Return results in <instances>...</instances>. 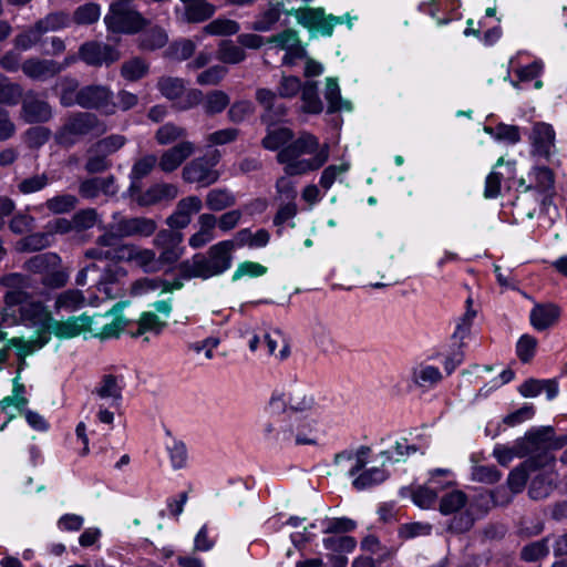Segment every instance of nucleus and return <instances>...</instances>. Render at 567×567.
<instances>
[{
	"mask_svg": "<svg viewBox=\"0 0 567 567\" xmlns=\"http://www.w3.org/2000/svg\"><path fill=\"white\" fill-rule=\"evenodd\" d=\"M555 457L551 454H544L534 471L529 486V495L534 499H542L548 496L557 478L554 472Z\"/></svg>",
	"mask_w": 567,
	"mask_h": 567,
	"instance_id": "ddd939ff",
	"label": "nucleus"
},
{
	"mask_svg": "<svg viewBox=\"0 0 567 567\" xmlns=\"http://www.w3.org/2000/svg\"><path fill=\"white\" fill-rule=\"evenodd\" d=\"M442 373L437 367L421 363L412 371L413 382L421 388H433L442 380Z\"/></svg>",
	"mask_w": 567,
	"mask_h": 567,
	"instance_id": "4c0bfd02",
	"label": "nucleus"
},
{
	"mask_svg": "<svg viewBox=\"0 0 567 567\" xmlns=\"http://www.w3.org/2000/svg\"><path fill=\"white\" fill-rule=\"evenodd\" d=\"M293 137L291 130L287 127H278L268 130L267 135L262 140V146L269 151L279 152L290 145L289 143Z\"/></svg>",
	"mask_w": 567,
	"mask_h": 567,
	"instance_id": "37998d69",
	"label": "nucleus"
},
{
	"mask_svg": "<svg viewBox=\"0 0 567 567\" xmlns=\"http://www.w3.org/2000/svg\"><path fill=\"white\" fill-rule=\"evenodd\" d=\"M104 23L113 33H136L142 30L147 21L137 11L130 10L123 3H111Z\"/></svg>",
	"mask_w": 567,
	"mask_h": 567,
	"instance_id": "6e6552de",
	"label": "nucleus"
},
{
	"mask_svg": "<svg viewBox=\"0 0 567 567\" xmlns=\"http://www.w3.org/2000/svg\"><path fill=\"white\" fill-rule=\"evenodd\" d=\"M230 99L227 93L220 90L209 92L204 100V110L213 115L223 112L229 104Z\"/></svg>",
	"mask_w": 567,
	"mask_h": 567,
	"instance_id": "13d9d810",
	"label": "nucleus"
},
{
	"mask_svg": "<svg viewBox=\"0 0 567 567\" xmlns=\"http://www.w3.org/2000/svg\"><path fill=\"white\" fill-rule=\"evenodd\" d=\"M235 204V196L227 189H212L206 195V205L212 210H223Z\"/></svg>",
	"mask_w": 567,
	"mask_h": 567,
	"instance_id": "3c124183",
	"label": "nucleus"
},
{
	"mask_svg": "<svg viewBox=\"0 0 567 567\" xmlns=\"http://www.w3.org/2000/svg\"><path fill=\"white\" fill-rule=\"evenodd\" d=\"M560 316V310L553 303L536 305L530 311V323L538 330H546L554 326Z\"/></svg>",
	"mask_w": 567,
	"mask_h": 567,
	"instance_id": "c85d7f7f",
	"label": "nucleus"
},
{
	"mask_svg": "<svg viewBox=\"0 0 567 567\" xmlns=\"http://www.w3.org/2000/svg\"><path fill=\"white\" fill-rule=\"evenodd\" d=\"M301 94V110L309 114H319L323 104L318 94V85L315 81H306L299 92Z\"/></svg>",
	"mask_w": 567,
	"mask_h": 567,
	"instance_id": "e433bc0d",
	"label": "nucleus"
},
{
	"mask_svg": "<svg viewBox=\"0 0 567 567\" xmlns=\"http://www.w3.org/2000/svg\"><path fill=\"white\" fill-rule=\"evenodd\" d=\"M484 130L497 141L515 144L520 140L519 128L515 125L499 124L495 128L486 126Z\"/></svg>",
	"mask_w": 567,
	"mask_h": 567,
	"instance_id": "338daca9",
	"label": "nucleus"
},
{
	"mask_svg": "<svg viewBox=\"0 0 567 567\" xmlns=\"http://www.w3.org/2000/svg\"><path fill=\"white\" fill-rule=\"evenodd\" d=\"M288 405L292 411L301 413H310L317 417H323L324 413L319 404L316 403L312 395L295 391L288 399Z\"/></svg>",
	"mask_w": 567,
	"mask_h": 567,
	"instance_id": "c9c22d12",
	"label": "nucleus"
},
{
	"mask_svg": "<svg viewBox=\"0 0 567 567\" xmlns=\"http://www.w3.org/2000/svg\"><path fill=\"white\" fill-rule=\"evenodd\" d=\"M101 17V7L95 2H89L80 6L73 13V20L76 24H92Z\"/></svg>",
	"mask_w": 567,
	"mask_h": 567,
	"instance_id": "052dcab7",
	"label": "nucleus"
},
{
	"mask_svg": "<svg viewBox=\"0 0 567 567\" xmlns=\"http://www.w3.org/2000/svg\"><path fill=\"white\" fill-rule=\"evenodd\" d=\"M157 89L166 99L177 101L176 105L179 110L192 109L203 101L202 91L197 89L186 91L185 82L179 78L163 76L157 82Z\"/></svg>",
	"mask_w": 567,
	"mask_h": 567,
	"instance_id": "9b49d317",
	"label": "nucleus"
},
{
	"mask_svg": "<svg viewBox=\"0 0 567 567\" xmlns=\"http://www.w3.org/2000/svg\"><path fill=\"white\" fill-rule=\"evenodd\" d=\"M183 236L179 231L163 229L154 238V246L161 249L159 258L165 264L175 262L182 255L179 245Z\"/></svg>",
	"mask_w": 567,
	"mask_h": 567,
	"instance_id": "aec40b11",
	"label": "nucleus"
},
{
	"mask_svg": "<svg viewBox=\"0 0 567 567\" xmlns=\"http://www.w3.org/2000/svg\"><path fill=\"white\" fill-rule=\"evenodd\" d=\"M355 527V522L347 517H326L319 520V529L323 534L344 535Z\"/></svg>",
	"mask_w": 567,
	"mask_h": 567,
	"instance_id": "c03bdc74",
	"label": "nucleus"
},
{
	"mask_svg": "<svg viewBox=\"0 0 567 567\" xmlns=\"http://www.w3.org/2000/svg\"><path fill=\"white\" fill-rule=\"evenodd\" d=\"M22 97V87L0 74V103L16 105Z\"/></svg>",
	"mask_w": 567,
	"mask_h": 567,
	"instance_id": "6e6d98bb",
	"label": "nucleus"
},
{
	"mask_svg": "<svg viewBox=\"0 0 567 567\" xmlns=\"http://www.w3.org/2000/svg\"><path fill=\"white\" fill-rule=\"evenodd\" d=\"M79 56L90 65H101L112 63L120 58L118 52L110 45L87 42L81 45Z\"/></svg>",
	"mask_w": 567,
	"mask_h": 567,
	"instance_id": "412c9836",
	"label": "nucleus"
},
{
	"mask_svg": "<svg viewBox=\"0 0 567 567\" xmlns=\"http://www.w3.org/2000/svg\"><path fill=\"white\" fill-rule=\"evenodd\" d=\"M324 99L328 102V112L351 111L352 104L349 100L342 99L337 78H327L324 86Z\"/></svg>",
	"mask_w": 567,
	"mask_h": 567,
	"instance_id": "2f4dec72",
	"label": "nucleus"
},
{
	"mask_svg": "<svg viewBox=\"0 0 567 567\" xmlns=\"http://www.w3.org/2000/svg\"><path fill=\"white\" fill-rule=\"evenodd\" d=\"M322 543L327 550L338 554H350L357 547V540L348 535H330Z\"/></svg>",
	"mask_w": 567,
	"mask_h": 567,
	"instance_id": "49530a36",
	"label": "nucleus"
},
{
	"mask_svg": "<svg viewBox=\"0 0 567 567\" xmlns=\"http://www.w3.org/2000/svg\"><path fill=\"white\" fill-rule=\"evenodd\" d=\"M117 187L114 178L109 177H94L84 181L80 186V194L86 198L97 197L100 194L114 195Z\"/></svg>",
	"mask_w": 567,
	"mask_h": 567,
	"instance_id": "7c9ffc66",
	"label": "nucleus"
},
{
	"mask_svg": "<svg viewBox=\"0 0 567 567\" xmlns=\"http://www.w3.org/2000/svg\"><path fill=\"white\" fill-rule=\"evenodd\" d=\"M295 16L302 25L309 29H316L326 37L332 34L336 24L347 23L351 29L354 19L349 13L341 17L333 14L326 16L321 8L300 9L296 11Z\"/></svg>",
	"mask_w": 567,
	"mask_h": 567,
	"instance_id": "f8f14e48",
	"label": "nucleus"
},
{
	"mask_svg": "<svg viewBox=\"0 0 567 567\" xmlns=\"http://www.w3.org/2000/svg\"><path fill=\"white\" fill-rule=\"evenodd\" d=\"M51 244L50 233H37L21 238L16 244V249L20 252L41 250Z\"/></svg>",
	"mask_w": 567,
	"mask_h": 567,
	"instance_id": "09e8293b",
	"label": "nucleus"
},
{
	"mask_svg": "<svg viewBox=\"0 0 567 567\" xmlns=\"http://www.w3.org/2000/svg\"><path fill=\"white\" fill-rule=\"evenodd\" d=\"M61 262V258L53 252L40 254L25 262V268L33 272H48Z\"/></svg>",
	"mask_w": 567,
	"mask_h": 567,
	"instance_id": "8fccbe9b",
	"label": "nucleus"
},
{
	"mask_svg": "<svg viewBox=\"0 0 567 567\" xmlns=\"http://www.w3.org/2000/svg\"><path fill=\"white\" fill-rule=\"evenodd\" d=\"M148 71L147 63L140 59L133 58L122 65L121 73L123 78L128 81H137L143 78Z\"/></svg>",
	"mask_w": 567,
	"mask_h": 567,
	"instance_id": "774afa93",
	"label": "nucleus"
},
{
	"mask_svg": "<svg viewBox=\"0 0 567 567\" xmlns=\"http://www.w3.org/2000/svg\"><path fill=\"white\" fill-rule=\"evenodd\" d=\"M130 305V301H118L109 311L104 313L105 328H103L102 340L117 338L127 326V319L122 315L123 310Z\"/></svg>",
	"mask_w": 567,
	"mask_h": 567,
	"instance_id": "393cba45",
	"label": "nucleus"
},
{
	"mask_svg": "<svg viewBox=\"0 0 567 567\" xmlns=\"http://www.w3.org/2000/svg\"><path fill=\"white\" fill-rule=\"evenodd\" d=\"M449 474V470L437 468L431 472L429 481L412 491V501L421 508L431 507L436 499V475Z\"/></svg>",
	"mask_w": 567,
	"mask_h": 567,
	"instance_id": "bb28decb",
	"label": "nucleus"
},
{
	"mask_svg": "<svg viewBox=\"0 0 567 567\" xmlns=\"http://www.w3.org/2000/svg\"><path fill=\"white\" fill-rule=\"evenodd\" d=\"M266 42L275 44L276 48L285 52L301 44L297 31L291 29L284 30L282 32L268 38Z\"/></svg>",
	"mask_w": 567,
	"mask_h": 567,
	"instance_id": "e2e57ef3",
	"label": "nucleus"
},
{
	"mask_svg": "<svg viewBox=\"0 0 567 567\" xmlns=\"http://www.w3.org/2000/svg\"><path fill=\"white\" fill-rule=\"evenodd\" d=\"M509 68L517 75L519 82H528L542 74L544 63L542 60H535L530 64L522 66L518 64L517 59L513 58L509 61Z\"/></svg>",
	"mask_w": 567,
	"mask_h": 567,
	"instance_id": "de8ad7c7",
	"label": "nucleus"
},
{
	"mask_svg": "<svg viewBox=\"0 0 567 567\" xmlns=\"http://www.w3.org/2000/svg\"><path fill=\"white\" fill-rule=\"evenodd\" d=\"M323 419L307 415L298 423L281 422L278 426L267 423L262 430L264 437L280 446L317 444L319 437L326 433Z\"/></svg>",
	"mask_w": 567,
	"mask_h": 567,
	"instance_id": "20e7f679",
	"label": "nucleus"
},
{
	"mask_svg": "<svg viewBox=\"0 0 567 567\" xmlns=\"http://www.w3.org/2000/svg\"><path fill=\"white\" fill-rule=\"evenodd\" d=\"M165 326L166 321L161 320L158 315L151 311H145L141 315L137 321L136 330H131L130 333L134 338L144 336L148 332L158 334Z\"/></svg>",
	"mask_w": 567,
	"mask_h": 567,
	"instance_id": "ea45409f",
	"label": "nucleus"
},
{
	"mask_svg": "<svg viewBox=\"0 0 567 567\" xmlns=\"http://www.w3.org/2000/svg\"><path fill=\"white\" fill-rule=\"evenodd\" d=\"M114 258L141 269L145 274H155L163 269L164 262L153 249L135 244H122L114 251Z\"/></svg>",
	"mask_w": 567,
	"mask_h": 567,
	"instance_id": "0eeeda50",
	"label": "nucleus"
},
{
	"mask_svg": "<svg viewBox=\"0 0 567 567\" xmlns=\"http://www.w3.org/2000/svg\"><path fill=\"white\" fill-rule=\"evenodd\" d=\"M388 477V473L383 467H371L361 471L352 481L353 486L359 489L370 488L382 483Z\"/></svg>",
	"mask_w": 567,
	"mask_h": 567,
	"instance_id": "79ce46f5",
	"label": "nucleus"
},
{
	"mask_svg": "<svg viewBox=\"0 0 567 567\" xmlns=\"http://www.w3.org/2000/svg\"><path fill=\"white\" fill-rule=\"evenodd\" d=\"M262 344L267 354L279 360H285L289 355V347L279 331L262 332Z\"/></svg>",
	"mask_w": 567,
	"mask_h": 567,
	"instance_id": "a19ab883",
	"label": "nucleus"
},
{
	"mask_svg": "<svg viewBox=\"0 0 567 567\" xmlns=\"http://www.w3.org/2000/svg\"><path fill=\"white\" fill-rule=\"evenodd\" d=\"M19 360L21 362L19 365L18 375L13 379L12 392L10 395L0 400V410L8 415L10 421L16 416V413L24 412L29 402L25 395V386L20 383V371L24 364V359Z\"/></svg>",
	"mask_w": 567,
	"mask_h": 567,
	"instance_id": "a211bd4d",
	"label": "nucleus"
},
{
	"mask_svg": "<svg viewBox=\"0 0 567 567\" xmlns=\"http://www.w3.org/2000/svg\"><path fill=\"white\" fill-rule=\"evenodd\" d=\"M217 53L218 60L228 64H238L246 59L244 49L231 41H221Z\"/></svg>",
	"mask_w": 567,
	"mask_h": 567,
	"instance_id": "603ef678",
	"label": "nucleus"
},
{
	"mask_svg": "<svg viewBox=\"0 0 567 567\" xmlns=\"http://www.w3.org/2000/svg\"><path fill=\"white\" fill-rule=\"evenodd\" d=\"M370 452V447L364 445L342 451L336 455L334 464L354 478L368 463Z\"/></svg>",
	"mask_w": 567,
	"mask_h": 567,
	"instance_id": "f3484780",
	"label": "nucleus"
},
{
	"mask_svg": "<svg viewBox=\"0 0 567 567\" xmlns=\"http://www.w3.org/2000/svg\"><path fill=\"white\" fill-rule=\"evenodd\" d=\"M178 195V188L174 184H156L141 194L136 199L142 206L154 205L164 199H174Z\"/></svg>",
	"mask_w": 567,
	"mask_h": 567,
	"instance_id": "473e14b6",
	"label": "nucleus"
},
{
	"mask_svg": "<svg viewBox=\"0 0 567 567\" xmlns=\"http://www.w3.org/2000/svg\"><path fill=\"white\" fill-rule=\"evenodd\" d=\"M1 282L10 288L4 296L6 307L1 313V326L21 323L34 329L37 336L23 339L14 338L11 344L17 347V357L28 355L43 348L54 334L61 339H71L83 334L81 316L71 317L65 321H56L51 312L40 302L31 300L24 289L30 287V279L21 274H9Z\"/></svg>",
	"mask_w": 567,
	"mask_h": 567,
	"instance_id": "f257e3e1",
	"label": "nucleus"
},
{
	"mask_svg": "<svg viewBox=\"0 0 567 567\" xmlns=\"http://www.w3.org/2000/svg\"><path fill=\"white\" fill-rule=\"evenodd\" d=\"M52 115L50 105L35 93L25 94L22 102V117L29 123L48 121Z\"/></svg>",
	"mask_w": 567,
	"mask_h": 567,
	"instance_id": "5701e85b",
	"label": "nucleus"
},
{
	"mask_svg": "<svg viewBox=\"0 0 567 567\" xmlns=\"http://www.w3.org/2000/svg\"><path fill=\"white\" fill-rule=\"evenodd\" d=\"M184 282L182 279L167 280L162 278H140L130 286V295L132 297H142L151 292L159 291L161 293L173 292L182 289Z\"/></svg>",
	"mask_w": 567,
	"mask_h": 567,
	"instance_id": "dca6fc26",
	"label": "nucleus"
},
{
	"mask_svg": "<svg viewBox=\"0 0 567 567\" xmlns=\"http://www.w3.org/2000/svg\"><path fill=\"white\" fill-rule=\"evenodd\" d=\"M156 163L157 158L155 155H146L134 163L130 174L131 185L128 188L132 196H135V194L140 192L141 179L152 172Z\"/></svg>",
	"mask_w": 567,
	"mask_h": 567,
	"instance_id": "f704fd0d",
	"label": "nucleus"
},
{
	"mask_svg": "<svg viewBox=\"0 0 567 567\" xmlns=\"http://www.w3.org/2000/svg\"><path fill=\"white\" fill-rule=\"evenodd\" d=\"M195 152L194 143L183 141L175 146L166 150L158 162L159 168L165 173L177 169L181 164Z\"/></svg>",
	"mask_w": 567,
	"mask_h": 567,
	"instance_id": "4be33fe9",
	"label": "nucleus"
},
{
	"mask_svg": "<svg viewBox=\"0 0 567 567\" xmlns=\"http://www.w3.org/2000/svg\"><path fill=\"white\" fill-rule=\"evenodd\" d=\"M529 178L532 179V183L526 186V190L535 188L544 193L550 189L554 184L553 173L547 167H535L529 173Z\"/></svg>",
	"mask_w": 567,
	"mask_h": 567,
	"instance_id": "5fc2aeb1",
	"label": "nucleus"
},
{
	"mask_svg": "<svg viewBox=\"0 0 567 567\" xmlns=\"http://www.w3.org/2000/svg\"><path fill=\"white\" fill-rule=\"evenodd\" d=\"M103 132H105V126L99 123L95 115L91 113H79L66 121L58 134V141L63 145H72L84 135H97Z\"/></svg>",
	"mask_w": 567,
	"mask_h": 567,
	"instance_id": "1a4fd4ad",
	"label": "nucleus"
},
{
	"mask_svg": "<svg viewBox=\"0 0 567 567\" xmlns=\"http://www.w3.org/2000/svg\"><path fill=\"white\" fill-rule=\"evenodd\" d=\"M284 12L287 11L282 2H271L268 8L256 18L250 28L258 32H267L275 27Z\"/></svg>",
	"mask_w": 567,
	"mask_h": 567,
	"instance_id": "72a5a7b5",
	"label": "nucleus"
},
{
	"mask_svg": "<svg viewBox=\"0 0 567 567\" xmlns=\"http://www.w3.org/2000/svg\"><path fill=\"white\" fill-rule=\"evenodd\" d=\"M64 65L52 60L31 58L25 60L22 65V72L32 80L43 81L54 76Z\"/></svg>",
	"mask_w": 567,
	"mask_h": 567,
	"instance_id": "b1692460",
	"label": "nucleus"
},
{
	"mask_svg": "<svg viewBox=\"0 0 567 567\" xmlns=\"http://www.w3.org/2000/svg\"><path fill=\"white\" fill-rule=\"evenodd\" d=\"M187 135L184 127L177 126L173 123L162 125L155 134L158 144L167 145Z\"/></svg>",
	"mask_w": 567,
	"mask_h": 567,
	"instance_id": "0e129e2a",
	"label": "nucleus"
},
{
	"mask_svg": "<svg viewBox=\"0 0 567 567\" xmlns=\"http://www.w3.org/2000/svg\"><path fill=\"white\" fill-rule=\"evenodd\" d=\"M157 228L155 220L146 217L125 218L120 213L113 214L109 230L99 237V244L112 247L118 239L126 237H150Z\"/></svg>",
	"mask_w": 567,
	"mask_h": 567,
	"instance_id": "423d86ee",
	"label": "nucleus"
},
{
	"mask_svg": "<svg viewBox=\"0 0 567 567\" xmlns=\"http://www.w3.org/2000/svg\"><path fill=\"white\" fill-rule=\"evenodd\" d=\"M536 466V458L529 457L509 473L507 483L513 493H519L524 488L527 478L534 473Z\"/></svg>",
	"mask_w": 567,
	"mask_h": 567,
	"instance_id": "58836bf2",
	"label": "nucleus"
},
{
	"mask_svg": "<svg viewBox=\"0 0 567 567\" xmlns=\"http://www.w3.org/2000/svg\"><path fill=\"white\" fill-rule=\"evenodd\" d=\"M217 218L212 214H202L198 217L199 229L189 238L192 248H200L215 238Z\"/></svg>",
	"mask_w": 567,
	"mask_h": 567,
	"instance_id": "c756f323",
	"label": "nucleus"
},
{
	"mask_svg": "<svg viewBox=\"0 0 567 567\" xmlns=\"http://www.w3.org/2000/svg\"><path fill=\"white\" fill-rule=\"evenodd\" d=\"M76 103L85 109H96L106 115L116 112L112 92L102 85H91L80 90L76 94Z\"/></svg>",
	"mask_w": 567,
	"mask_h": 567,
	"instance_id": "4468645a",
	"label": "nucleus"
},
{
	"mask_svg": "<svg viewBox=\"0 0 567 567\" xmlns=\"http://www.w3.org/2000/svg\"><path fill=\"white\" fill-rule=\"evenodd\" d=\"M525 439L530 452L537 453L533 456L537 462H540L544 454H550V450H558L567 444V435L555 436L554 430L549 426L529 431Z\"/></svg>",
	"mask_w": 567,
	"mask_h": 567,
	"instance_id": "2eb2a0df",
	"label": "nucleus"
},
{
	"mask_svg": "<svg viewBox=\"0 0 567 567\" xmlns=\"http://www.w3.org/2000/svg\"><path fill=\"white\" fill-rule=\"evenodd\" d=\"M219 153L215 151L210 157H197L186 164L183 168V179L186 183L197 184L200 187H207L216 183L219 173L215 168L219 162Z\"/></svg>",
	"mask_w": 567,
	"mask_h": 567,
	"instance_id": "9d476101",
	"label": "nucleus"
},
{
	"mask_svg": "<svg viewBox=\"0 0 567 567\" xmlns=\"http://www.w3.org/2000/svg\"><path fill=\"white\" fill-rule=\"evenodd\" d=\"M196 44L190 39H181L178 41L173 42L167 51L166 54L171 59L177 60V61H185L188 58L193 55L195 52Z\"/></svg>",
	"mask_w": 567,
	"mask_h": 567,
	"instance_id": "680f3d73",
	"label": "nucleus"
},
{
	"mask_svg": "<svg viewBox=\"0 0 567 567\" xmlns=\"http://www.w3.org/2000/svg\"><path fill=\"white\" fill-rule=\"evenodd\" d=\"M329 145L320 144L319 140L309 133L301 134L290 145L278 152L277 161L284 165L286 176L278 178L277 194L284 199L293 200L295 184L289 177L319 169L329 159Z\"/></svg>",
	"mask_w": 567,
	"mask_h": 567,
	"instance_id": "f03ea898",
	"label": "nucleus"
},
{
	"mask_svg": "<svg viewBox=\"0 0 567 567\" xmlns=\"http://www.w3.org/2000/svg\"><path fill=\"white\" fill-rule=\"evenodd\" d=\"M300 79L293 75H282L277 85V92L268 89H259L256 92V100L265 107L262 121L271 124L279 121L286 114V107L278 101V96L282 99H292L301 90Z\"/></svg>",
	"mask_w": 567,
	"mask_h": 567,
	"instance_id": "39448f33",
	"label": "nucleus"
},
{
	"mask_svg": "<svg viewBox=\"0 0 567 567\" xmlns=\"http://www.w3.org/2000/svg\"><path fill=\"white\" fill-rule=\"evenodd\" d=\"M234 245L230 240H223L213 245L207 255L197 254L192 259L179 264V278L183 280L192 278L209 279L219 276L231 267Z\"/></svg>",
	"mask_w": 567,
	"mask_h": 567,
	"instance_id": "7ed1b4c3",
	"label": "nucleus"
},
{
	"mask_svg": "<svg viewBox=\"0 0 567 567\" xmlns=\"http://www.w3.org/2000/svg\"><path fill=\"white\" fill-rule=\"evenodd\" d=\"M84 303L85 298L83 297L82 292L79 290L71 289L58 296L55 300V308L58 310L64 309L72 311L82 307Z\"/></svg>",
	"mask_w": 567,
	"mask_h": 567,
	"instance_id": "69168bd1",
	"label": "nucleus"
},
{
	"mask_svg": "<svg viewBox=\"0 0 567 567\" xmlns=\"http://www.w3.org/2000/svg\"><path fill=\"white\" fill-rule=\"evenodd\" d=\"M184 4L183 20L188 23H199L212 18L216 11L207 0H181Z\"/></svg>",
	"mask_w": 567,
	"mask_h": 567,
	"instance_id": "cd10ccee",
	"label": "nucleus"
},
{
	"mask_svg": "<svg viewBox=\"0 0 567 567\" xmlns=\"http://www.w3.org/2000/svg\"><path fill=\"white\" fill-rule=\"evenodd\" d=\"M122 380L117 377L104 375L95 386L93 394L104 400L110 408H116L122 400Z\"/></svg>",
	"mask_w": 567,
	"mask_h": 567,
	"instance_id": "a878e982",
	"label": "nucleus"
},
{
	"mask_svg": "<svg viewBox=\"0 0 567 567\" xmlns=\"http://www.w3.org/2000/svg\"><path fill=\"white\" fill-rule=\"evenodd\" d=\"M239 30V23L227 18H217L204 27V32L210 35H233Z\"/></svg>",
	"mask_w": 567,
	"mask_h": 567,
	"instance_id": "864d4df0",
	"label": "nucleus"
},
{
	"mask_svg": "<svg viewBox=\"0 0 567 567\" xmlns=\"http://www.w3.org/2000/svg\"><path fill=\"white\" fill-rule=\"evenodd\" d=\"M416 452V447L408 443L406 440L395 442V444L380 453L382 465L385 463H398L405 461V458Z\"/></svg>",
	"mask_w": 567,
	"mask_h": 567,
	"instance_id": "a18cd8bd",
	"label": "nucleus"
},
{
	"mask_svg": "<svg viewBox=\"0 0 567 567\" xmlns=\"http://www.w3.org/2000/svg\"><path fill=\"white\" fill-rule=\"evenodd\" d=\"M70 17L64 12H53L39 20L35 25L43 34L51 31H58L70 24Z\"/></svg>",
	"mask_w": 567,
	"mask_h": 567,
	"instance_id": "4d7b16f0",
	"label": "nucleus"
},
{
	"mask_svg": "<svg viewBox=\"0 0 567 567\" xmlns=\"http://www.w3.org/2000/svg\"><path fill=\"white\" fill-rule=\"evenodd\" d=\"M555 137L556 134L550 124L535 123L529 135L533 153L540 157H549L555 150Z\"/></svg>",
	"mask_w": 567,
	"mask_h": 567,
	"instance_id": "6ab92c4d",
	"label": "nucleus"
},
{
	"mask_svg": "<svg viewBox=\"0 0 567 567\" xmlns=\"http://www.w3.org/2000/svg\"><path fill=\"white\" fill-rule=\"evenodd\" d=\"M168 41V35L163 28L155 27L145 32L141 38V48L156 50L163 48Z\"/></svg>",
	"mask_w": 567,
	"mask_h": 567,
	"instance_id": "bf43d9fd",
	"label": "nucleus"
}]
</instances>
